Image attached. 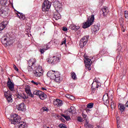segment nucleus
<instances>
[{
  "instance_id": "nucleus-44",
  "label": "nucleus",
  "mask_w": 128,
  "mask_h": 128,
  "mask_svg": "<svg viewBox=\"0 0 128 128\" xmlns=\"http://www.w3.org/2000/svg\"><path fill=\"white\" fill-rule=\"evenodd\" d=\"M78 122H82V117H80V116H79L78 118Z\"/></svg>"
},
{
  "instance_id": "nucleus-40",
  "label": "nucleus",
  "mask_w": 128,
  "mask_h": 128,
  "mask_svg": "<svg viewBox=\"0 0 128 128\" xmlns=\"http://www.w3.org/2000/svg\"><path fill=\"white\" fill-rule=\"evenodd\" d=\"M58 127L60 128H67L66 126V124H60L59 126H58Z\"/></svg>"
},
{
  "instance_id": "nucleus-42",
  "label": "nucleus",
  "mask_w": 128,
  "mask_h": 128,
  "mask_svg": "<svg viewBox=\"0 0 128 128\" xmlns=\"http://www.w3.org/2000/svg\"><path fill=\"white\" fill-rule=\"evenodd\" d=\"M42 110L43 112H48V108L46 107H43Z\"/></svg>"
},
{
  "instance_id": "nucleus-45",
  "label": "nucleus",
  "mask_w": 128,
  "mask_h": 128,
  "mask_svg": "<svg viewBox=\"0 0 128 128\" xmlns=\"http://www.w3.org/2000/svg\"><path fill=\"white\" fill-rule=\"evenodd\" d=\"M13 68H14L15 70H16V72H18V67H16V65H14Z\"/></svg>"
},
{
  "instance_id": "nucleus-10",
  "label": "nucleus",
  "mask_w": 128,
  "mask_h": 128,
  "mask_svg": "<svg viewBox=\"0 0 128 128\" xmlns=\"http://www.w3.org/2000/svg\"><path fill=\"white\" fill-rule=\"evenodd\" d=\"M10 38L7 36H4L1 38V42L2 44L4 46H9L10 44Z\"/></svg>"
},
{
  "instance_id": "nucleus-15",
  "label": "nucleus",
  "mask_w": 128,
  "mask_h": 128,
  "mask_svg": "<svg viewBox=\"0 0 128 128\" xmlns=\"http://www.w3.org/2000/svg\"><path fill=\"white\" fill-rule=\"evenodd\" d=\"M102 14L104 16H108V14L110 12L108 10V8L106 6H104L102 8Z\"/></svg>"
},
{
  "instance_id": "nucleus-25",
  "label": "nucleus",
  "mask_w": 128,
  "mask_h": 128,
  "mask_svg": "<svg viewBox=\"0 0 128 128\" xmlns=\"http://www.w3.org/2000/svg\"><path fill=\"white\" fill-rule=\"evenodd\" d=\"M54 18L56 20H60V18H61L60 14L58 13H54Z\"/></svg>"
},
{
  "instance_id": "nucleus-59",
  "label": "nucleus",
  "mask_w": 128,
  "mask_h": 128,
  "mask_svg": "<svg viewBox=\"0 0 128 128\" xmlns=\"http://www.w3.org/2000/svg\"><path fill=\"white\" fill-rule=\"evenodd\" d=\"M62 120H64V119H62Z\"/></svg>"
},
{
  "instance_id": "nucleus-28",
  "label": "nucleus",
  "mask_w": 128,
  "mask_h": 128,
  "mask_svg": "<svg viewBox=\"0 0 128 128\" xmlns=\"http://www.w3.org/2000/svg\"><path fill=\"white\" fill-rule=\"evenodd\" d=\"M39 98L40 100H44L46 98V95L44 92H42V94L39 95Z\"/></svg>"
},
{
  "instance_id": "nucleus-12",
  "label": "nucleus",
  "mask_w": 128,
  "mask_h": 128,
  "mask_svg": "<svg viewBox=\"0 0 128 128\" xmlns=\"http://www.w3.org/2000/svg\"><path fill=\"white\" fill-rule=\"evenodd\" d=\"M25 91L26 92V94H28V95L30 96V98H34V95L30 92V87L29 86H27L26 88H25Z\"/></svg>"
},
{
  "instance_id": "nucleus-46",
  "label": "nucleus",
  "mask_w": 128,
  "mask_h": 128,
  "mask_svg": "<svg viewBox=\"0 0 128 128\" xmlns=\"http://www.w3.org/2000/svg\"><path fill=\"white\" fill-rule=\"evenodd\" d=\"M62 30H64V32H68V28H66V27L64 26L62 28Z\"/></svg>"
},
{
  "instance_id": "nucleus-51",
  "label": "nucleus",
  "mask_w": 128,
  "mask_h": 128,
  "mask_svg": "<svg viewBox=\"0 0 128 128\" xmlns=\"http://www.w3.org/2000/svg\"><path fill=\"white\" fill-rule=\"evenodd\" d=\"M122 32H126V30L124 29V27H122Z\"/></svg>"
},
{
  "instance_id": "nucleus-41",
  "label": "nucleus",
  "mask_w": 128,
  "mask_h": 128,
  "mask_svg": "<svg viewBox=\"0 0 128 128\" xmlns=\"http://www.w3.org/2000/svg\"><path fill=\"white\" fill-rule=\"evenodd\" d=\"M124 17H125V18H126L127 20H128V11L124 12Z\"/></svg>"
},
{
  "instance_id": "nucleus-29",
  "label": "nucleus",
  "mask_w": 128,
  "mask_h": 128,
  "mask_svg": "<svg viewBox=\"0 0 128 128\" xmlns=\"http://www.w3.org/2000/svg\"><path fill=\"white\" fill-rule=\"evenodd\" d=\"M71 77L72 78V80H76L78 78H76V74L74 72H71Z\"/></svg>"
},
{
  "instance_id": "nucleus-5",
  "label": "nucleus",
  "mask_w": 128,
  "mask_h": 128,
  "mask_svg": "<svg viewBox=\"0 0 128 128\" xmlns=\"http://www.w3.org/2000/svg\"><path fill=\"white\" fill-rule=\"evenodd\" d=\"M36 68H37L33 72L34 76H36V78H40L44 74V70H42V66L40 65L37 66Z\"/></svg>"
},
{
  "instance_id": "nucleus-1",
  "label": "nucleus",
  "mask_w": 128,
  "mask_h": 128,
  "mask_svg": "<svg viewBox=\"0 0 128 128\" xmlns=\"http://www.w3.org/2000/svg\"><path fill=\"white\" fill-rule=\"evenodd\" d=\"M20 120H22L20 116L16 114H14L11 116V124H18V126L19 128H26V126H28L24 122H20Z\"/></svg>"
},
{
  "instance_id": "nucleus-11",
  "label": "nucleus",
  "mask_w": 128,
  "mask_h": 128,
  "mask_svg": "<svg viewBox=\"0 0 128 128\" xmlns=\"http://www.w3.org/2000/svg\"><path fill=\"white\" fill-rule=\"evenodd\" d=\"M7 86L11 92H14V83H12V80L10 78H8V80L7 82Z\"/></svg>"
},
{
  "instance_id": "nucleus-16",
  "label": "nucleus",
  "mask_w": 128,
  "mask_h": 128,
  "mask_svg": "<svg viewBox=\"0 0 128 128\" xmlns=\"http://www.w3.org/2000/svg\"><path fill=\"white\" fill-rule=\"evenodd\" d=\"M0 16L4 18V16H8V12H6L4 8H0Z\"/></svg>"
},
{
  "instance_id": "nucleus-20",
  "label": "nucleus",
  "mask_w": 128,
  "mask_h": 128,
  "mask_svg": "<svg viewBox=\"0 0 128 128\" xmlns=\"http://www.w3.org/2000/svg\"><path fill=\"white\" fill-rule=\"evenodd\" d=\"M48 48H50V47H48V45L46 44L44 46V48L40 49V54H44V50H48Z\"/></svg>"
},
{
  "instance_id": "nucleus-2",
  "label": "nucleus",
  "mask_w": 128,
  "mask_h": 128,
  "mask_svg": "<svg viewBox=\"0 0 128 128\" xmlns=\"http://www.w3.org/2000/svg\"><path fill=\"white\" fill-rule=\"evenodd\" d=\"M47 76L51 80H54L56 82H60L62 80V78L60 76V72L50 70L48 72Z\"/></svg>"
},
{
  "instance_id": "nucleus-19",
  "label": "nucleus",
  "mask_w": 128,
  "mask_h": 128,
  "mask_svg": "<svg viewBox=\"0 0 128 128\" xmlns=\"http://www.w3.org/2000/svg\"><path fill=\"white\" fill-rule=\"evenodd\" d=\"M18 18H19L20 20H26V16L20 12H18L16 14Z\"/></svg>"
},
{
  "instance_id": "nucleus-35",
  "label": "nucleus",
  "mask_w": 128,
  "mask_h": 128,
  "mask_svg": "<svg viewBox=\"0 0 128 128\" xmlns=\"http://www.w3.org/2000/svg\"><path fill=\"white\" fill-rule=\"evenodd\" d=\"M84 127L85 128H92V125L88 124V122H86L84 124Z\"/></svg>"
},
{
  "instance_id": "nucleus-6",
  "label": "nucleus",
  "mask_w": 128,
  "mask_h": 128,
  "mask_svg": "<svg viewBox=\"0 0 128 128\" xmlns=\"http://www.w3.org/2000/svg\"><path fill=\"white\" fill-rule=\"evenodd\" d=\"M51 6L52 2H50L48 0H44L42 6V12H48Z\"/></svg>"
},
{
  "instance_id": "nucleus-57",
  "label": "nucleus",
  "mask_w": 128,
  "mask_h": 128,
  "mask_svg": "<svg viewBox=\"0 0 128 128\" xmlns=\"http://www.w3.org/2000/svg\"><path fill=\"white\" fill-rule=\"evenodd\" d=\"M92 84H94V83L92 84Z\"/></svg>"
},
{
  "instance_id": "nucleus-34",
  "label": "nucleus",
  "mask_w": 128,
  "mask_h": 128,
  "mask_svg": "<svg viewBox=\"0 0 128 128\" xmlns=\"http://www.w3.org/2000/svg\"><path fill=\"white\" fill-rule=\"evenodd\" d=\"M88 108H94V103L90 102L87 105Z\"/></svg>"
},
{
  "instance_id": "nucleus-39",
  "label": "nucleus",
  "mask_w": 128,
  "mask_h": 128,
  "mask_svg": "<svg viewBox=\"0 0 128 128\" xmlns=\"http://www.w3.org/2000/svg\"><path fill=\"white\" fill-rule=\"evenodd\" d=\"M66 39L64 38L62 42L60 45L62 46V44H66Z\"/></svg>"
},
{
  "instance_id": "nucleus-32",
  "label": "nucleus",
  "mask_w": 128,
  "mask_h": 128,
  "mask_svg": "<svg viewBox=\"0 0 128 128\" xmlns=\"http://www.w3.org/2000/svg\"><path fill=\"white\" fill-rule=\"evenodd\" d=\"M61 116H63V118L66 120H70V116H66L64 114H62Z\"/></svg>"
},
{
  "instance_id": "nucleus-23",
  "label": "nucleus",
  "mask_w": 128,
  "mask_h": 128,
  "mask_svg": "<svg viewBox=\"0 0 128 128\" xmlns=\"http://www.w3.org/2000/svg\"><path fill=\"white\" fill-rule=\"evenodd\" d=\"M118 108L122 112H124V110H126V107H124V104H119Z\"/></svg>"
},
{
  "instance_id": "nucleus-21",
  "label": "nucleus",
  "mask_w": 128,
  "mask_h": 128,
  "mask_svg": "<svg viewBox=\"0 0 128 128\" xmlns=\"http://www.w3.org/2000/svg\"><path fill=\"white\" fill-rule=\"evenodd\" d=\"M86 60L85 62V64L86 66H92V62L90 59L88 58H86Z\"/></svg>"
},
{
  "instance_id": "nucleus-36",
  "label": "nucleus",
  "mask_w": 128,
  "mask_h": 128,
  "mask_svg": "<svg viewBox=\"0 0 128 128\" xmlns=\"http://www.w3.org/2000/svg\"><path fill=\"white\" fill-rule=\"evenodd\" d=\"M99 30L100 28H98V26H94V28H93V32H98V30Z\"/></svg>"
},
{
  "instance_id": "nucleus-55",
  "label": "nucleus",
  "mask_w": 128,
  "mask_h": 128,
  "mask_svg": "<svg viewBox=\"0 0 128 128\" xmlns=\"http://www.w3.org/2000/svg\"><path fill=\"white\" fill-rule=\"evenodd\" d=\"M95 82H96V84H98V80H95Z\"/></svg>"
},
{
  "instance_id": "nucleus-18",
  "label": "nucleus",
  "mask_w": 128,
  "mask_h": 128,
  "mask_svg": "<svg viewBox=\"0 0 128 128\" xmlns=\"http://www.w3.org/2000/svg\"><path fill=\"white\" fill-rule=\"evenodd\" d=\"M18 110H22L24 112V110H26V106H24V103H22L19 104L18 107Z\"/></svg>"
},
{
  "instance_id": "nucleus-13",
  "label": "nucleus",
  "mask_w": 128,
  "mask_h": 128,
  "mask_svg": "<svg viewBox=\"0 0 128 128\" xmlns=\"http://www.w3.org/2000/svg\"><path fill=\"white\" fill-rule=\"evenodd\" d=\"M53 104L54 106H62V101L59 99H56V100L54 102Z\"/></svg>"
},
{
  "instance_id": "nucleus-30",
  "label": "nucleus",
  "mask_w": 128,
  "mask_h": 128,
  "mask_svg": "<svg viewBox=\"0 0 128 128\" xmlns=\"http://www.w3.org/2000/svg\"><path fill=\"white\" fill-rule=\"evenodd\" d=\"M68 112L70 114H74V107L71 106L70 108H68Z\"/></svg>"
},
{
  "instance_id": "nucleus-7",
  "label": "nucleus",
  "mask_w": 128,
  "mask_h": 128,
  "mask_svg": "<svg viewBox=\"0 0 128 128\" xmlns=\"http://www.w3.org/2000/svg\"><path fill=\"white\" fill-rule=\"evenodd\" d=\"M52 2L57 12H62V4L58 0H52Z\"/></svg>"
},
{
  "instance_id": "nucleus-43",
  "label": "nucleus",
  "mask_w": 128,
  "mask_h": 128,
  "mask_svg": "<svg viewBox=\"0 0 128 128\" xmlns=\"http://www.w3.org/2000/svg\"><path fill=\"white\" fill-rule=\"evenodd\" d=\"M82 116H83V118H84V120H86V114H84V112L82 113Z\"/></svg>"
},
{
  "instance_id": "nucleus-50",
  "label": "nucleus",
  "mask_w": 128,
  "mask_h": 128,
  "mask_svg": "<svg viewBox=\"0 0 128 128\" xmlns=\"http://www.w3.org/2000/svg\"><path fill=\"white\" fill-rule=\"evenodd\" d=\"M70 99L72 100H74V96H71L70 97Z\"/></svg>"
},
{
  "instance_id": "nucleus-26",
  "label": "nucleus",
  "mask_w": 128,
  "mask_h": 128,
  "mask_svg": "<svg viewBox=\"0 0 128 128\" xmlns=\"http://www.w3.org/2000/svg\"><path fill=\"white\" fill-rule=\"evenodd\" d=\"M70 28L71 30H78L80 28L78 26H76L74 24H70Z\"/></svg>"
},
{
  "instance_id": "nucleus-47",
  "label": "nucleus",
  "mask_w": 128,
  "mask_h": 128,
  "mask_svg": "<svg viewBox=\"0 0 128 128\" xmlns=\"http://www.w3.org/2000/svg\"><path fill=\"white\" fill-rule=\"evenodd\" d=\"M86 67L88 70H90V65H88V66H86Z\"/></svg>"
},
{
  "instance_id": "nucleus-3",
  "label": "nucleus",
  "mask_w": 128,
  "mask_h": 128,
  "mask_svg": "<svg viewBox=\"0 0 128 128\" xmlns=\"http://www.w3.org/2000/svg\"><path fill=\"white\" fill-rule=\"evenodd\" d=\"M94 14H92L90 17H89L86 22L83 23L82 28H90L92 24H94Z\"/></svg>"
},
{
  "instance_id": "nucleus-33",
  "label": "nucleus",
  "mask_w": 128,
  "mask_h": 128,
  "mask_svg": "<svg viewBox=\"0 0 128 128\" xmlns=\"http://www.w3.org/2000/svg\"><path fill=\"white\" fill-rule=\"evenodd\" d=\"M6 0H0V4L1 6H6Z\"/></svg>"
},
{
  "instance_id": "nucleus-38",
  "label": "nucleus",
  "mask_w": 128,
  "mask_h": 128,
  "mask_svg": "<svg viewBox=\"0 0 128 128\" xmlns=\"http://www.w3.org/2000/svg\"><path fill=\"white\" fill-rule=\"evenodd\" d=\"M116 108V103L112 101L111 102V108Z\"/></svg>"
},
{
  "instance_id": "nucleus-53",
  "label": "nucleus",
  "mask_w": 128,
  "mask_h": 128,
  "mask_svg": "<svg viewBox=\"0 0 128 128\" xmlns=\"http://www.w3.org/2000/svg\"><path fill=\"white\" fill-rule=\"evenodd\" d=\"M98 86H100V85L96 84V88H98Z\"/></svg>"
},
{
  "instance_id": "nucleus-9",
  "label": "nucleus",
  "mask_w": 128,
  "mask_h": 128,
  "mask_svg": "<svg viewBox=\"0 0 128 128\" xmlns=\"http://www.w3.org/2000/svg\"><path fill=\"white\" fill-rule=\"evenodd\" d=\"M4 96L8 102H12V93H10V91L8 90L4 92Z\"/></svg>"
},
{
  "instance_id": "nucleus-37",
  "label": "nucleus",
  "mask_w": 128,
  "mask_h": 128,
  "mask_svg": "<svg viewBox=\"0 0 128 128\" xmlns=\"http://www.w3.org/2000/svg\"><path fill=\"white\" fill-rule=\"evenodd\" d=\"M32 84H34L35 86H38V84L40 85V82H36L34 80L31 81Z\"/></svg>"
},
{
  "instance_id": "nucleus-14",
  "label": "nucleus",
  "mask_w": 128,
  "mask_h": 128,
  "mask_svg": "<svg viewBox=\"0 0 128 128\" xmlns=\"http://www.w3.org/2000/svg\"><path fill=\"white\" fill-rule=\"evenodd\" d=\"M6 26H8V21H4L0 24V34L1 32H0L3 30Z\"/></svg>"
},
{
  "instance_id": "nucleus-24",
  "label": "nucleus",
  "mask_w": 128,
  "mask_h": 128,
  "mask_svg": "<svg viewBox=\"0 0 128 128\" xmlns=\"http://www.w3.org/2000/svg\"><path fill=\"white\" fill-rule=\"evenodd\" d=\"M16 97L18 98H23L24 100L26 98V96L24 94H18L16 95Z\"/></svg>"
},
{
  "instance_id": "nucleus-54",
  "label": "nucleus",
  "mask_w": 128,
  "mask_h": 128,
  "mask_svg": "<svg viewBox=\"0 0 128 128\" xmlns=\"http://www.w3.org/2000/svg\"><path fill=\"white\" fill-rule=\"evenodd\" d=\"M97 128H100V126H97Z\"/></svg>"
},
{
  "instance_id": "nucleus-49",
  "label": "nucleus",
  "mask_w": 128,
  "mask_h": 128,
  "mask_svg": "<svg viewBox=\"0 0 128 128\" xmlns=\"http://www.w3.org/2000/svg\"><path fill=\"white\" fill-rule=\"evenodd\" d=\"M117 128H120V126L118 124V120L117 121Z\"/></svg>"
},
{
  "instance_id": "nucleus-56",
  "label": "nucleus",
  "mask_w": 128,
  "mask_h": 128,
  "mask_svg": "<svg viewBox=\"0 0 128 128\" xmlns=\"http://www.w3.org/2000/svg\"><path fill=\"white\" fill-rule=\"evenodd\" d=\"M84 56H86V54H84Z\"/></svg>"
},
{
  "instance_id": "nucleus-27",
  "label": "nucleus",
  "mask_w": 128,
  "mask_h": 128,
  "mask_svg": "<svg viewBox=\"0 0 128 128\" xmlns=\"http://www.w3.org/2000/svg\"><path fill=\"white\" fill-rule=\"evenodd\" d=\"M42 94V92L40 90H34L33 92V94L38 96H40V95Z\"/></svg>"
},
{
  "instance_id": "nucleus-8",
  "label": "nucleus",
  "mask_w": 128,
  "mask_h": 128,
  "mask_svg": "<svg viewBox=\"0 0 128 128\" xmlns=\"http://www.w3.org/2000/svg\"><path fill=\"white\" fill-rule=\"evenodd\" d=\"M60 58L58 56H53L52 57H50L49 60H48V64H50L52 66L58 64L60 62Z\"/></svg>"
},
{
  "instance_id": "nucleus-48",
  "label": "nucleus",
  "mask_w": 128,
  "mask_h": 128,
  "mask_svg": "<svg viewBox=\"0 0 128 128\" xmlns=\"http://www.w3.org/2000/svg\"><path fill=\"white\" fill-rule=\"evenodd\" d=\"M72 96L70 95V94H66V98H70V96Z\"/></svg>"
},
{
  "instance_id": "nucleus-4",
  "label": "nucleus",
  "mask_w": 128,
  "mask_h": 128,
  "mask_svg": "<svg viewBox=\"0 0 128 128\" xmlns=\"http://www.w3.org/2000/svg\"><path fill=\"white\" fill-rule=\"evenodd\" d=\"M36 59H34L32 60L30 59L28 61V66L27 68L28 72H33L34 70L36 69V67L38 66V65L36 66Z\"/></svg>"
},
{
  "instance_id": "nucleus-17",
  "label": "nucleus",
  "mask_w": 128,
  "mask_h": 128,
  "mask_svg": "<svg viewBox=\"0 0 128 128\" xmlns=\"http://www.w3.org/2000/svg\"><path fill=\"white\" fill-rule=\"evenodd\" d=\"M102 100L106 104H108L110 102V101H108V94H106L103 96Z\"/></svg>"
},
{
  "instance_id": "nucleus-52",
  "label": "nucleus",
  "mask_w": 128,
  "mask_h": 128,
  "mask_svg": "<svg viewBox=\"0 0 128 128\" xmlns=\"http://www.w3.org/2000/svg\"><path fill=\"white\" fill-rule=\"evenodd\" d=\"M42 90H46V88H44V87L42 88Z\"/></svg>"
},
{
  "instance_id": "nucleus-31",
  "label": "nucleus",
  "mask_w": 128,
  "mask_h": 128,
  "mask_svg": "<svg viewBox=\"0 0 128 128\" xmlns=\"http://www.w3.org/2000/svg\"><path fill=\"white\" fill-rule=\"evenodd\" d=\"M86 42H83L82 40H80V46L81 48H84V46H86Z\"/></svg>"
},
{
  "instance_id": "nucleus-58",
  "label": "nucleus",
  "mask_w": 128,
  "mask_h": 128,
  "mask_svg": "<svg viewBox=\"0 0 128 128\" xmlns=\"http://www.w3.org/2000/svg\"><path fill=\"white\" fill-rule=\"evenodd\" d=\"M62 120H64V119H62Z\"/></svg>"
},
{
  "instance_id": "nucleus-22",
  "label": "nucleus",
  "mask_w": 128,
  "mask_h": 128,
  "mask_svg": "<svg viewBox=\"0 0 128 128\" xmlns=\"http://www.w3.org/2000/svg\"><path fill=\"white\" fill-rule=\"evenodd\" d=\"M88 36H84L82 38H81L80 40L85 42V44H88Z\"/></svg>"
}]
</instances>
